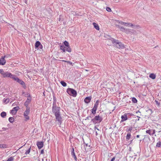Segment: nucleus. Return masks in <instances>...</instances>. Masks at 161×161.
<instances>
[{
    "mask_svg": "<svg viewBox=\"0 0 161 161\" xmlns=\"http://www.w3.org/2000/svg\"><path fill=\"white\" fill-rule=\"evenodd\" d=\"M119 28L120 29V30L122 31L123 32H124V31H125V28H124L123 27H122V26L120 27Z\"/></svg>",
    "mask_w": 161,
    "mask_h": 161,
    "instance_id": "nucleus-37",
    "label": "nucleus"
},
{
    "mask_svg": "<svg viewBox=\"0 0 161 161\" xmlns=\"http://www.w3.org/2000/svg\"><path fill=\"white\" fill-rule=\"evenodd\" d=\"M92 112L93 114H96V111L94 110H92Z\"/></svg>",
    "mask_w": 161,
    "mask_h": 161,
    "instance_id": "nucleus-45",
    "label": "nucleus"
},
{
    "mask_svg": "<svg viewBox=\"0 0 161 161\" xmlns=\"http://www.w3.org/2000/svg\"><path fill=\"white\" fill-rule=\"evenodd\" d=\"M93 25L96 29L97 30H99V28L97 24L95 23H93Z\"/></svg>",
    "mask_w": 161,
    "mask_h": 161,
    "instance_id": "nucleus-20",
    "label": "nucleus"
},
{
    "mask_svg": "<svg viewBox=\"0 0 161 161\" xmlns=\"http://www.w3.org/2000/svg\"><path fill=\"white\" fill-rule=\"evenodd\" d=\"M24 116L25 118L26 119L28 120L29 119V117L28 116V115H27V116H26V115H24Z\"/></svg>",
    "mask_w": 161,
    "mask_h": 161,
    "instance_id": "nucleus-43",
    "label": "nucleus"
},
{
    "mask_svg": "<svg viewBox=\"0 0 161 161\" xmlns=\"http://www.w3.org/2000/svg\"><path fill=\"white\" fill-rule=\"evenodd\" d=\"M155 102H156L157 104H158V105H159L160 103H158V102L157 101L155 100Z\"/></svg>",
    "mask_w": 161,
    "mask_h": 161,
    "instance_id": "nucleus-54",
    "label": "nucleus"
},
{
    "mask_svg": "<svg viewBox=\"0 0 161 161\" xmlns=\"http://www.w3.org/2000/svg\"><path fill=\"white\" fill-rule=\"evenodd\" d=\"M132 102L134 103H136L137 102L136 99L134 97L132 98Z\"/></svg>",
    "mask_w": 161,
    "mask_h": 161,
    "instance_id": "nucleus-38",
    "label": "nucleus"
},
{
    "mask_svg": "<svg viewBox=\"0 0 161 161\" xmlns=\"http://www.w3.org/2000/svg\"><path fill=\"white\" fill-rule=\"evenodd\" d=\"M113 46L117 48L124 49L125 48V46L123 44L120 42H119L118 40L112 39L111 40Z\"/></svg>",
    "mask_w": 161,
    "mask_h": 161,
    "instance_id": "nucleus-1",
    "label": "nucleus"
},
{
    "mask_svg": "<svg viewBox=\"0 0 161 161\" xmlns=\"http://www.w3.org/2000/svg\"><path fill=\"white\" fill-rule=\"evenodd\" d=\"M148 111H150V114H152L153 112V111H152V109H149L148 110Z\"/></svg>",
    "mask_w": 161,
    "mask_h": 161,
    "instance_id": "nucleus-49",
    "label": "nucleus"
},
{
    "mask_svg": "<svg viewBox=\"0 0 161 161\" xmlns=\"http://www.w3.org/2000/svg\"><path fill=\"white\" fill-rule=\"evenodd\" d=\"M131 135L130 133L128 132L127 133V136H126V141H128L129 140L130 138V137Z\"/></svg>",
    "mask_w": 161,
    "mask_h": 161,
    "instance_id": "nucleus-24",
    "label": "nucleus"
},
{
    "mask_svg": "<svg viewBox=\"0 0 161 161\" xmlns=\"http://www.w3.org/2000/svg\"><path fill=\"white\" fill-rule=\"evenodd\" d=\"M17 82H18L20 84L22 85V86L25 85L24 82L20 79H19V80H17Z\"/></svg>",
    "mask_w": 161,
    "mask_h": 161,
    "instance_id": "nucleus-23",
    "label": "nucleus"
},
{
    "mask_svg": "<svg viewBox=\"0 0 161 161\" xmlns=\"http://www.w3.org/2000/svg\"><path fill=\"white\" fill-rule=\"evenodd\" d=\"M53 100H54V101H53V104H54L56 105V99L55 97H53Z\"/></svg>",
    "mask_w": 161,
    "mask_h": 161,
    "instance_id": "nucleus-42",
    "label": "nucleus"
},
{
    "mask_svg": "<svg viewBox=\"0 0 161 161\" xmlns=\"http://www.w3.org/2000/svg\"><path fill=\"white\" fill-rule=\"evenodd\" d=\"M115 26H116V27H118V28H120V26H119V25H115Z\"/></svg>",
    "mask_w": 161,
    "mask_h": 161,
    "instance_id": "nucleus-53",
    "label": "nucleus"
},
{
    "mask_svg": "<svg viewBox=\"0 0 161 161\" xmlns=\"http://www.w3.org/2000/svg\"><path fill=\"white\" fill-rule=\"evenodd\" d=\"M106 10L107 11L109 12H110L111 11V8L109 7H107L106 8Z\"/></svg>",
    "mask_w": 161,
    "mask_h": 161,
    "instance_id": "nucleus-41",
    "label": "nucleus"
},
{
    "mask_svg": "<svg viewBox=\"0 0 161 161\" xmlns=\"http://www.w3.org/2000/svg\"><path fill=\"white\" fill-rule=\"evenodd\" d=\"M64 44L65 47H69V43L66 41H65L64 42Z\"/></svg>",
    "mask_w": 161,
    "mask_h": 161,
    "instance_id": "nucleus-33",
    "label": "nucleus"
},
{
    "mask_svg": "<svg viewBox=\"0 0 161 161\" xmlns=\"http://www.w3.org/2000/svg\"><path fill=\"white\" fill-rule=\"evenodd\" d=\"M102 120V117H100L99 115L96 116H95V118L92 119V121H93V122H94L95 120L97 121V122H96V123L99 122H101Z\"/></svg>",
    "mask_w": 161,
    "mask_h": 161,
    "instance_id": "nucleus-5",
    "label": "nucleus"
},
{
    "mask_svg": "<svg viewBox=\"0 0 161 161\" xmlns=\"http://www.w3.org/2000/svg\"><path fill=\"white\" fill-rule=\"evenodd\" d=\"M64 46H60V49L62 50L64 52H65V50L64 49Z\"/></svg>",
    "mask_w": 161,
    "mask_h": 161,
    "instance_id": "nucleus-40",
    "label": "nucleus"
},
{
    "mask_svg": "<svg viewBox=\"0 0 161 161\" xmlns=\"http://www.w3.org/2000/svg\"><path fill=\"white\" fill-rule=\"evenodd\" d=\"M128 23H126V24H125V25L126 26H128L127 25V24H128Z\"/></svg>",
    "mask_w": 161,
    "mask_h": 161,
    "instance_id": "nucleus-56",
    "label": "nucleus"
},
{
    "mask_svg": "<svg viewBox=\"0 0 161 161\" xmlns=\"http://www.w3.org/2000/svg\"><path fill=\"white\" fill-rule=\"evenodd\" d=\"M31 97H29L27 98V100L25 101V105L26 107H28V106L29 105V103L30 102L31 100Z\"/></svg>",
    "mask_w": 161,
    "mask_h": 161,
    "instance_id": "nucleus-10",
    "label": "nucleus"
},
{
    "mask_svg": "<svg viewBox=\"0 0 161 161\" xmlns=\"http://www.w3.org/2000/svg\"><path fill=\"white\" fill-rule=\"evenodd\" d=\"M96 136H97V131H96Z\"/></svg>",
    "mask_w": 161,
    "mask_h": 161,
    "instance_id": "nucleus-60",
    "label": "nucleus"
},
{
    "mask_svg": "<svg viewBox=\"0 0 161 161\" xmlns=\"http://www.w3.org/2000/svg\"><path fill=\"white\" fill-rule=\"evenodd\" d=\"M7 148V145L4 144H0V148Z\"/></svg>",
    "mask_w": 161,
    "mask_h": 161,
    "instance_id": "nucleus-21",
    "label": "nucleus"
},
{
    "mask_svg": "<svg viewBox=\"0 0 161 161\" xmlns=\"http://www.w3.org/2000/svg\"><path fill=\"white\" fill-rule=\"evenodd\" d=\"M118 22L120 24H121V25H125V24H126V23L125 22H123L122 21H119V20H118Z\"/></svg>",
    "mask_w": 161,
    "mask_h": 161,
    "instance_id": "nucleus-35",
    "label": "nucleus"
},
{
    "mask_svg": "<svg viewBox=\"0 0 161 161\" xmlns=\"http://www.w3.org/2000/svg\"><path fill=\"white\" fill-rule=\"evenodd\" d=\"M115 159V157H113L111 159V161H114Z\"/></svg>",
    "mask_w": 161,
    "mask_h": 161,
    "instance_id": "nucleus-52",
    "label": "nucleus"
},
{
    "mask_svg": "<svg viewBox=\"0 0 161 161\" xmlns=\"http://www.w3.org/2000/svg\"><path fill=\"white\" fill-rule=\"evenodd\" d=\"M6 60L3 57H2L0 59V65H4L6 63Z\"/></svg>",
    "mask_w": 161,
    "mask_h": 161,
    "instance_id": "nucleus-12",
    "label": "nucleus"
},
{
    "mask_svg": "<svg viewBox=\"0 0 161 161\" xmlns=\"http://www.w3.org/2000/svg\"><path fill=\"white\" fill-rule=\"evenodd\" d=\"M3 57H4V58H9L10 57V55H7L4 56Z\"/></svg>",
    "mask_w": 161,
    "mask_h": 161,
    "instance_id": "nucleus-44",
    "label": "nucleus"
},
{
    "mask_svg": "<svg viewBox=\"0 0 161 161\" xmlns=\"http://www.w3.org/2000/svg\"><path fill=\"white\" fill-rule=\"evenodd\" d=\"M151 130H147L146 131L147 133L149 134L150 135H152V134L151 133Z\"/></svg>",
    "mask_w": 161,
    "mask_h": 161,
    "instance_id": "nucleus-32",
    "label": "nucleus"
},
{
    "mask_svg": "<svg viewBox=\"0 0 161 161\" xmlns=\"http://www.w3.org/2000/svg\"><path fill=\"white\" fill-rule=\"evenodd\" d=\"M14 119L13 117H10L8 119L9 122L11 123H12L14 121Z\"/></svg>",
    "mask_w": 161,
    "mask_h": 161,
    "instance_id": "nucleus-28",
    "label": "nucleus"
},
{
    "mask_svg": "<svg viewBox=\"0 0 161 161\" xmlns=\"http://www.w3.org/2000/svg\"><path fill=\"white\" fill-rule=\"evenodd\" d=\"M127 25L128 27H131L132 28L134 29H139L140 28V26L138 25H135L131 23H128Z\"/></svg>",
    "mask_w": 161,
    "mask_h": 161,
    "instance_id": "nucleus-7",
    "label": "nucleus"
},
{
    "mask_svg": "<svg viewBox=\"0 0 161 161\" xmlns=\"http://www.w3.org/2000/svg\"><path fill=\"white\" fill-rule=\"evenodd\" d=\"M31 147H30L29 149H28L26 151V152H25V154L27 155L28 154H29V153H30V150H31Z\"/></svg>",
    "mask_w": 161,
    "mask_h": 161,
    "instance_id": "nucleus-34",
    "label": "nucleus"
},
{
    "mask_svg": "<svg viewBox=\"0 0 161 161\" xmlns=\"http://www.w3.org/2000/svg\"><path fill=\"white\" fill-rule=\"evenodd\" d=\"M130 29L128 28H125L124 31V32L127 34H130Z\"/></svg>",
    "mask_w": 161,
    "mask_h": 161,
    "instance_id": "nucleus-22",
    "label": "nucleus"
},
{
    "mask_svg": "<svg viewBox=\"0 0 161 161\" xmlns=\"http://www.w3.org/2000/svg\"><path fill=\"white\" fill-rule=\"evenodd\" d=\"M10 78H12L14 80L16 81L17 80H19V79L16 76L14 75H12Z\"/></svg>",
    "mask_w": 161,
    "mask_h": 161,
    "instance_id": "nucleus-17",
    "label": "nucleus"
},
{
    "mask_svg": "<svg viewBox=\"0 0 161 161\" xmlns=\"http://www.w3.org/2000/svg\"><path fill=\"white\" fill-rule=\"evenodd\" d=\"M35 47L36 48H37L38 47L40 49H42V45L41 44L40 42L39 41H37L35 44Z\"/></svg>",
    "mask_w": 161,
    "mask_h": 161,
    "instance_id": "nucleus-8",
    "label": "nucleus"
},
{
    "mask_svg": "<svg viewBox=\"0 0 161 161\" xmlns=\"http://www.w3.org/2000/svg\"><path fill=\"white\" fill-rule=\"evenodd\" d=\"M12 74L9 73L7 72H5L3 70L2 75L3 77L4 78L6 77H10L11 78L12 76Z\"/></svg>",
    "mask_w": 161,
    "mask_h": 161,
    "instance_id": "nucleus-4",
    "label": "nucleus"
},
{
    "mask_svg": "<svg viewBox=\"0 0 161 161\" xmlns=\"http://www.w3.org/2000/svg\"><path fill=\"white\" fill-rule=\"evenodd\" d=\"M132 130V127H130L129 129H128L127 130V131H131V130Z\"/></svg>",
    "mask_w": 161,
    "mask_h": 161,
    "instance_id": "nucleus-46",
    "label": "nucleus"
},
{
    "mask_svg": "<svg viewBox=\"0 0 161 161\" xmlns=\"http://www.w3.org/2000/svg\"><path fill=\"white\" fill-rule=\"evenodd\" d=\"M97 108L93 107V108L92 109V110H95L96 111L97 110Z\"/></svg>",
    "mask_w": 161,
    "mask_h": 161,
    "instance_id": "nucleus-51",
    "label": "nucleus"
},
{
    "mask_svg": "<svg viewBox=\"0 0 161 161\" xmlns=\"http://www.w3.org/2000/svg\"><path fill=\"white\" fill-rule=\"evenodd\" d=\"M37 145L38 148L40 149L43 147V143L42 142H37Z\"/></svg>",
    "mask_w": 161,
    "mask_h": 161,
    "instance_id": "nucleus-13",
    "label": "nucleus"
},
{
    "mask_svg": "<svg viewBox=\"0 0 161 161\" xmlns=\"http://www.w3.org/2000/svg\"><path fill=\"white\" fill-rule=\"evenodd\" d=\"M19 109L18 107H14L13 109L11 110L12 113L13 114H15L16 113L17 111Z\"/></svg>",
    "mask_w": 161,
    "mask_h": 161,
    "instance_id": "nucleus-11",
    "label": "nucleus"
},
{
    "mask_svg": "<svg viewBox=\"0 0 161 161\" xmlns=\"http://www.w3.org/2000/svg\"><path fill=\"white\" fill-rule=\"evenodd\" d=\"M6 115V113L4 112H2L1 114V116L3 118H4Z\"/></svg>",
    "mask_w": 161,
    "mask_h": 161,
    "instance_id": "nucleus-25",
    "label": "nucleus"
},
{
    "mask_svg": "<svg viewBox=\"0 0 161 161\" xmlns=\"http://www.w3.org/2000/svg\"><path fill=\"white\" fill-rule=\"evenodd\" d=\"M66 47L64 46V49L65 50V51H66Z\"/></svg>",
    "mask_w": 161,
    "mask_h": 161,
    "instance_id": "nucleus-58",
    "label": "nucleus"
},
{
    "mask_svg": "<svg viewBox=\"0 0 161 161\" xmlns=\"http://www.w3.org/2000/svg\"><path fill=\"white\" fill-rule=\"evenodd\" d=\"M60 83L63 86L65 87L67 86V84L63 81H61Z\"/></svg>",
    "mask_w": 161,
    "mask_h": 161,
    "instance_id": "nucleus-27",
    "label": "nucleus"
},
{
    "mask_svg": "<svg viewBox=\"0 0 161 161\" xmlns=\"http://www.w3.org/2000/svg\"><path fill=\"white\" fill-rule=\"evenodd\" d=\"M44 153V151L43 150H41V154H43Z\"/></svg>",
    "mask_w": 161,
    "mask_h": 161,
    "instance_id": "nucleus-50",
    "label": "nucleus"
},
{
    "mask_svg": "<svg viewBox=\"0 0 161 161\" xmlns=\"http://www.w3.org/2000/svg\"><path fill=\"white\" fill-rule=\"evenodd\" d=\"M71 154L72 156H73V157L74 158V159L76 161L77 158V157L75 155V152H74V149L73 148H72V150L71 151Z\"/></svg>",
    "mask_w": 161,
    "mask_h": 161,
    "instance_id": "nucleus-14",
    "label": "nucleus"
},
{
    "mask_svg": "<svg viewBox=\"0 0 161 161\" xmlns=\"http://www.w3.org/2000/svg\"><path fill=\"white\" fill-rule=\"evenodd\" d=\"M23 93L25 94V97H30V94H28L27 93H25L24 92H23Z\"/></svg>",
    "mask_w": 161,
    "mask_h": 161,
    "instance_id": "nucleus-31",
    "label": "nucleus"
},
{
    "mask_svg": "<svg viewBox=\"0 0 161 161\" xmlns=\"http://www.w3.org/2000/svg\"><path fill=\"white\" fill-rule=\"evenodd\" d=\"M56 120L58 121V122L61 123V118L60 115V113L55 114Z\"/></svg>",
    "mask_w": 161,
    "mask_h": 161,
    "instance_id": "nucleus-9",
    "label": "nucleus"
},
{
    "mask_svg": "<svg viewBox=\"0 0 161 161\" xmlns=\"http://www.w3.org/2000/svg\"><path fill=\"white\" fill-rule=\"evenodd\" d=\"M9 99H8L4 98L3 99V102L4 103H7L9 102Z\"/></svg>",
    "mask_w": 161,
    "mask_h": 161,
    "instance_id": "nucleus-29",
    "label": "nucleus"
},
{
    "mask_svg": "<svg viewBox=\"0 0 161 161\" xmlns=\"http://www.w3.org/2000/svg\"><path fill=\"white\" fill-rule=\"evenodd\" d=\"M94 129L95 130L97 129V130H99V129H98L96 127H95Z\"/></svg>",
    "mask_w": 161,
    "mask_h": 161,
    "instance_id": "nucleus-55",
    "label": "nucleus"
},
{
    "mask_svg": "<svg viewBox=\"0 0 161 161\" xmlns=\"http://www.w3.org/2000/svg\"><path fill=\"white\" fill-rule=\"evenodd\" d=\"M59 109L60 108L57 107L56 105L54 104H53L52 110L55 114L60 113Z\"/></svg>",
    "mask_w": 161,
    "mask_h": 161,
    "instance_id": "nucleus-3",
    "label": "nucleus"
},
{
    "mask_svg": "<svg viewBox=\"0 0 161 161\" xmlns=\"http://www.w3.org/2000/svg\"><path fill=\"white\" fill-rule=\"evenodd\" d=\"M91 100V97H86L84 100V101L86 103H89Z\"/></svg>",
    "mask_w": 161,
    "mask_h": 161,
    "instance_id": "nucleus-15",
    "label": "nucleus"
},
{
    "mask_svg": "<svg viewBox=\"0 0 161 161\" xmlns=\"http://www.w3.org/2000/svg\"><path fill=\"white\" fill-rule=\"evenodd\" d=\"M153 133H152V135L154 134L155 133V130H153Z\"/></svg>",
    "mask_w": 161,
    "mask_h": 161,
    "instance_id": "nucleus-48",
    "label": "nucleus"
},
{
    "mask_svg": "<svg viewBox=\"0 0 161 161\" xmlns=\"http://www.w3.org/2000/svg\"><path fill=\"white\" fill-rule=\"evenodd\" d=\"M130 34L131 35H136L137 32L136 30L130 29Z\"/></svg>",
    "mask_w": 161,
    "mask_h": 161,
    "instance_id": "nucleus-18",
    "label": "nucleus"
},
{
    "mask_svg": "<svg viewBox=\"0 0 161 161\" xmlns=\"http://www.w3.org/2000/svg\"><path fill=\"white\" fill-rule=\"evenodd\" d=\"M139 136H139V135H137V136H136V137H137V138H139Z\"/></svg>",
    "mask_w": 161,
    "mask_h": 161,
    "instance_id": "nucleus-59",
    "label": "nucleus"
},
{
    "mask_svg": "<svg viewBox=\"0 0 161 161\" xmlns=\"http://www.w3.org/2000/svg\"><path fill=\"white\" fill-rule=\"evenodd\" d=\"M66 51L68 52H70L71 51V49L70 47H66Z\"/></svg>",
    "mask_w": 161,
    "mask_h": 161,
    "instance_id": "nucleus-26",
    "label": "nucleus"
},
{
    "mask_svg": "<svg viewBox=\"0 0 161 161\" xmlns=\"http://www.w3.org/2000/svg\"><path fill=\"white\" fill-rule=\"evenodd\" d=\"M30 112V108L29 107H27L26 108V110L25 111L24 113V115H26L27 116V115H28L29 114V113Z\"/></svg>",
    "mask_w": 161,
    "mask_h": 161,
    "instance_id": "nucleus-16",
    "label": "nucleus"
},
{
    "mask_svg": "<svg viewBox=\"0 0 161 161\" xmlns=\"http://www.w3.org/2000/svg\"><path fill=\"white\" fill-rule=\"evenodd\" d=\"M91 118V117L90 116H89V117H87V119H89V118Z\"/></svg>",
    "mask_w": 161,
    "mask_h": 161,
    "instance_id": "nucleus-57",
    "label": "nucleus"
},
{
    "mask_svg": "<svg viewBox=\"0 0 161 161\" xmlns=\"http://www.w3.org/2000/svg\"><path fill=\"white\" fill-rule=\"evenodd\" d=\"M149 77L150 78L153 80L155 79L156 76L155 74L153 73H152L149 75Z\"/></svg>",
    "mask_w": 161,
    "mask_h": 161,
    "instance_id": "nucleus-19",
    "label": "nucleus"
},
{
    "mask_svg": "<svg viewBox=\"0 0 161 161\" xmlns=\"http://www.w3.org/2000/svg\"><path fill=\"white\" fill-rule=\"evenodd\" d=\"M67 92L70 95H72L73 96L75 97L76 96V92L73 89L68 88L67 90Z\"/></svg>",
    "mask_w": 161,
    "mask_h": 161,
    "instance_id": "nucleus-2",
    "label": "nucleus"
},
{
    "mask_svg": "<svg viewBox=\"0 0 161 161\" xmlns=\"http://www.w3.org/2000/svg\"><path fill=\"white\" fill-rule=\"evenodd\" d=\"M3 70V69H0V74H1L2 75Z\"/></svg>",
    "mask_w": 161,
    "mask_h": 161,
    "instance_id": "nucleus-47",
    "label": "nucleus"
},
{
    "mask_svg": "<svg viewBox=\"0 0 161 161\" xmlns=\"http://www.w3.org/2000/svg\"><path fill=\"white\" fill-rule=\"evenodd\" d=\"M98 105V103L97 101L96 103L95 104L94 107L97 108Z\"/></svg>",
    "mask_w": 161,
    "mask_h": 161,
    "instance_id": "nucleus-36",
    "label": "nucleus"
},
{
    "mask_svg": "<svg viewBox=\"0 0 161 161\" xmlns=\"http://www.w3.org/2000/svg\"><path fill=\"white\" fill-rule=\"evenodd\" d=\"M130 114V113H127L123 115H122L121 118L122 120L121 122H124L128 119L127 115Z\"/></svg>",
    "mask_w": 161,
    "mask_h": 161,
    "instance_id": "nucleus-6",
    "label": "nucleus"
},
{
    "mask_svg": "<svg viewBox=\"0 0 161 161\" xmlns=\"http://www.w3.org/2000/svg\"><path fill=\"white\" fill-rule=\"evenodd\" d=\"M62 61L64 62H66V63H69L71 65L72 64V63L70 61H66V60H62Z\"/></svg>",
    "mask_w": 161,
    "mask_h": 161,
    "instance_id": "nucleus-39",
    "label": "nucleus"
},
{
    "mask_svg": "<svg viewBox=\"0 0 161 161\" xmlns=\"http://www.w3.org/2000/svg\"><path fill=\"white\" fill-rule=\"evenodd\" d=\"M156 146L158 147H161V142H157L156 144Z\"/></svg>",
    "mask_w": 161,
    "mask_h": 161,
    "instance_id": "nucleus-30",
    "label": "nucleus"
},
{
    "mask_svg": "<svg viewBox=\"0 0 161 161\" xmlns=\"http://www.w3.org/2000/svg\"><path fill=\"white\" fill-rule=\"evenodd\" d=\"M86 71H88V70H86Z\"/></svg>",
    "mask_w": 161,
    "mask_h": 161,
    "instance_id": "nucleus-61",
    "label": "nucleus"
}]
</instances>
